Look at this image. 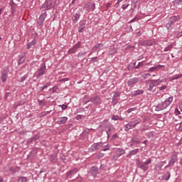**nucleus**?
I'll return each mask as SVG.
<instances>
[{
	"instance_id": "obj_11",
	"label": "nucleus",
	"mask_w": 182,
	"mask_h": 182,
	"mask_svg": "<svg viewBox=\"0 0 182 182\" xmlns=\"http://www.w3.org/2000/svg\"><path fill=\"white\" fill-rule=\"evenodd\" d=\"M89 173L92 177H96L99 174V168L97 166H92L90 168Z\"/></svg>"
},
{
	"instance_id": "obj_6",
	"label": "nucleus",
	"mask_w": 182,
	"mask_h": 182,
	"mask_svg": "<svg viewBox=\"0 0 182 182\" xmlns=\"http://www.w3.org/2000/svg\"><path fill=\"white\" fill-rule=\"evenodd\" d=\"M38 74L36 75V79H39L41 76L46 74V64L43 63L41 65L40 68L37 70Z\"/></svg>"
},
{
	"instance_id": "obj_17",
	"label": "nucleus",
	"mask_w": 182,
	"mask_h": 182,
	"mask_svg": "<svg viewBox=\"0 0 182 182\" xmlns=\"http://www.w3.org/2000/svg\"><path fill=\"white\" fill-rule=\"evenodd\" d=\"M146 83H149V87L147 89L148 92H153L154 93L156 92V89H154V83L153 82H146Z\"/></svg>"
},
{
	"instance_id": "obj_45",
	"label": "nucleus",
	"mask_w": 182,
	"mask_h": 182,
	"mask_svg": "<svg viewBox=\"0 0 182 182\" xmlns=\"http://www.w3.org/2000/svg\"><path fill=\"white\" fill-rule=\"evenodd\" d=\"M56 90H58V86H55V87H52L51 89H50V92H51V93H55V92H56Z\"/></svg>"
},
{
	"instance_id": "obj_51",
	"label": "nucleus",
	"mask_w": 182,
	"mask_h": 182,
	"mask_svg": "<svg viewBox=\"0 0 182 182\" xmlns=\"http://www.w3.org/2000/svg\"><path fill=\"white\" fill-rule=\"evenodd\" d=\"M85 55H86V53H83V52H80L77 55L78 58H82V56H85Z\"/></svg>"
},
{
	"instance_id": "obj_62",
	"label": "nucleus",
	"mask_w": 182,
	"mask_h": 182,
	"mask_svg": "<svg viewBox=\"0 0 182 182\" xmlns=\"http://www.w3.org/2000/svg\"><path fill=\"white\" fill-rule=\"evenodd\" d=\"M176 5H180L181 4L182 0H174Z\"/></svg>"
},
{
	"instance_id": "obj_1",
	"label": "nucleus",
	"mask_w": 182,
	"mask_h": 182,
	"mask_svg": "<svg viewBox=\"0 0 182 182\" xmlns=\"http://www.w3.org/2000/svg\"><path fill=\"white\" fill-rule=\"evenodd\" d=\"M151 158H149L146 160V161L143 162V161H141L140 159L136 160V164L138 168H140L144 172L147 171L149 170V164H151Z\"/></svg>"
},
{
	"instance_id": "obj_12",
	"label": "nucleus",
	"mask_w": 182,
	"mask_h": 182,
	"mask_svg": "<svg viewBox=\"0 0 182 182\" xmlns=\"http://www.w3.org/2000/svg\"><path fill=\"white\" fill-rule=\"evenodd\" d=\"M80 41H78L71 49L68 50V53H76L77 49L80 48Z\"/></svg>"
},
{
	"instance_id": "obj_26",
	"label": "nucleus",
	"mask_w": 182,
	"mask_h": 182,
	"mask_svg": "<svg viewBox=\"0 0 182 182\" xmlns=\"http://www.w3.org/2000/svg\"><path fill=\"white\" fill-rule=\"evenodd\" d=\"M76 173H77V168H74L67 173L66 177H70V176H73L76 174Z\"/></svg>"
},
{
	"instance_id": "obj_48",
	"label": "nucleus",
	"mask_w": 182,
	"mask_h": 182,
	"mask_svg": "<svg viewBox=\"0 0 182 182\" xmlns=\"http://www.w3.org/2000/svg\"><path fill=\"white\" fill-rule=\"evenodd\" d=\"M11 8V14H15V12H16V6H12Z\"/></svg>"
},
{
	"instance_id": "obj_63",
	"label": "nucleus",
	"mask_w": 182,
	"mask_h": 182,
	"mask_svg": "<svg viewBox=\"0 0 182 182\" xmlns=\"http://www.w3.org/2000/svg\"><path fill=\"white\" fill-rule=\"evenodd\" d=\"M69 80V78H63L60 80V82H68Z\"/></svg>"
},
{
	"instance_id": "obj_34",
	"label": "nucleus",
	"mask_w": 182,
	"mask_h": 182,
	"mask_svg": "<svg viewBox=\"0 0 182 182\" xmlns=\"http://www.w3.org/2000/svg\"><path fill=\"white\" fill-rule=\"evenodd\" d=\"M173 49V44H170L167 47H166L164 50V52H169V50H171Z\"/></svg>"
},
{
	"instance_id": "obj_31",
	"label": "nucleus",
	"mask_w": 182,
	"mask_h": 182,
	"mask_svg": "<svg viewBox=\"0 0 182 182\" xmlns=\"http://www.w3.org/2000/svg\"><path fill=\"white\" fill-rule=\"evenodd\" d=\"M39 137H41V134L38 133L36 136L31 138V141H35L39 139Z\"/></svg>"
},
{
	"instance_id": "obj_2",
	"label": "nucleus",
	"mask_w": 182,
	"mask_h": 182,
	"mask_svg": "<svg viewBox=\"0 0 182 182\" xmlns=\"http://www.w3.org/2000/svg\"><path fill=\"white\" fill-rule=\"evenodd\" d=\"M171 102H173V97H169L166 98L164 102H161L157 106H156V112H160L161 110H164V109H167L170 105H171Z\"/></svg>"
},
{
	"instance_id": "obj_16",
	"label": "nucleus",
	"mask_w": 182,
	"mask_h": 182,
	"mask_svg": "<svg viewBox=\"0 0 182 182\" xmlns=\"http://www.w3.org/2000/svg\"><path fill=\"white\" fill-rule=\"evenodd\" d=\"M103 48V43H100L97 45H95L92 49V52L95 53V52H97V50H100L101 49Z\"/></svg>"
},
{
	"instance_id": "obj_59",
	"label": "nucleus",
	"mask_w": 182,
	"mask_h": 182,
	"mask_svg": "<svg viewBox=\"0 0 182 182\" xmlns=\"http://www.w3.org/2000/svg\"><path fill=\"white\" fill-rule=\"evenodd\" d=\"M176 130H180V131L182 130V129H181V127L180 126V124H177L176 125Z\"/></svg>"
},
{
	"instance_id": "obj_56",
	"label": "nucleus",
	"mask_w": 182,
	"mask_h": 182,
	"mask_svg": "<svg viewBox=\"0 0 182 182\" xmlns=\"http://www.w3.org/2000/svg\"><path fill=\"white\" fill-rule=\"evenodd\" d=\"M134 110H136V107H133V108H129L127 112V113H132V112H134Z\"/></svg>"
},
{
	"instance_id": "obj_57",
	"label": "nucleus",
	"mask_w": 182,
	"mask_h": 182,
	"mask_svg": "<svg viewBox=\"0 0 182 182\" xmlns=\"http://www.w3.org/2000/svg\"><path fill=\"white\" fill-rule=\"evenodd\" d=\"M163 166L164 165L161 162H159L158 165V168H159V170H163Z\"/></svg>"
},
{
	"instance_id": "obj_27",
	"label": "nucleus",
	"mask_w": 182,
	"mask_h": 182,
	"mask_svg": "<svg viewBox=\"0 0 182 182\" xmlns=\"http://www.w3.org/2000/svg\"><path fill=\"white\" fill-rule=\"evenodd\" d=\"M143 93H144V90H137L134 91L133 96H139V95H143Z\"/></svg>"
},
{
	"instance_id": "obj_28",
	"label": "nucleus",
	"mask_w": 182,
	"mask_h": 182,
	"mask_svg": "<svg viewBox=\"0 0 182 182\" xmlns=\"http://www.w3.org/2000/svg\"><path fill=\"white\" fill-rule=\"evenodd\" d=\"M36 45V41L33 40L31 42L27 44V49H31L32 46H35Z\"/></svg>"
},
{
	"instance_id": "obj_41",
	"label": "nucleus",
	"mask_w": 182,
	"mask_h": 182,
	"mask_svg": "<svg viewBox=\"0 0 182 182\" xmlns=\"http://www.w3.org/2000/svg\"><path fill=\"white\" fill-rule=\"evenodd\" d=\"M90 132V129H87L83 131V132L82 133L81 136H86L87 134H89Z\"/></svg>"
},
{
	"instance_id": "obj_38",
	"label": "nucleus",
	"mask_w": 182,
	"mask_h": 182,
	"mask_svg": "<svg viewBox=\"0 0 182 182\" xmlns=\"http://www.w3.org/2000/svg\"><path fill=\"white\" fill-rule=\"evenodd\" d=\"M80 28H82V29H85L86 28V21H82L80 23Z\"/></svg>"
},
{
	"instance_id": "obj_52",
	"label": "nucleus",
	"mask_w": 182,
	"mask_h": 182,
	"mask_svg": "<svg viewBox=\"0 0 182 182\" xmlns=\"http://www.w3.org/2000/svg\"><path fill=\"white\" fill-rule=\"evenodd\" d=\"M28 77V76H26V75H24V76H23V77H21V79H20V82H25V80H26V78Z\"/></svg>"
},
{
	"instance_id": "obj_20",
	"label": "nucleus",
	"mask_w": 182,
	"mask_h": 182,
	"mask_svg": "<svg viewBox=\"0 0 182 182\" xmlns=\"http://www.w3.org/2000/svg\"><path fill=\"white\" fill-rule=\"evenodd\" d=\"M170 177H171V173H170V171H166L162 176V180H165L166 181H168V180H170Z\"/></svg>"
},
{
	"instance_id": "obj_9",
	"label": "nucleus",
	"mask_w": 182,
	"mask_h": 182,
	"mask_svg": "<svg viewBox=\"0 0 182 182\" xmlns=\"http://www.w3.org/2000/svg\"><path fill=\"white\" fill-rule=\"evenodd\" d=\"M9 73V68L8 67H5L1 72V80L3 83L6 82V79H8V75Z\"/></svg>"
},
{
	"instance_id": "obj_39",
	"label": "nucleus",
	"mask_w": 182,
	"mask_h": 182,
	"mask_svg": "<svg viewBox=\"0 0 182 182\" xmlns=\"http://www.w3.org/2000/svg\"><path fill=\"white\" fill-rule=\"evenodd\" d=\"M117 103H119V98L112 97V104L114 105V106L115 105H117Z\"/></svg>"
},
{
	"instance_id": "obj_40",
	"label": "nucleus",
	"mask_w": 182,
	"mask_h": 182,
	"mask_svg": "<svg viewBox=\"0 0 182 182\" xmlns=\"http://www.w3.org/2000/svg\"><path fill=\"white\" fill-rule=\"evenodd\" d=\"M135 66V69H140V68H141V66H143V63L139 62L138 63V65H136V63L134 64Z\"/></svg>"
},
{
	"instance_id": "obj_14",
	"label": "nucleus",
	"mask_w": 182,
	"mask_h": 182,
	"mask_svg": "<svg viewBox=\"0 0 182 182\" xmlns=\"http://www.w3.org/2000/svg\"><path fill=\"white\" fill-rule=\"evenodd\" d=\"M47 14L46 12H43L41 14L38 20V25H39V26H41V25H43V22L45 21V18H46Z\"/></svg>"
},
{
	"instance_id": "obj_60",
	"label": "nucleus",
	"mask_w": 182,
	"mask_h": 182,
	"mask_svg": "<svg viewBox=\"0 0 182 182\" xmlns=\"http://www.w3.org/2000/svg\"><path fill=\"white\" fill-rule=\"evenodd\" d=\"M180 77H182V74L178 75L175 77H173V80H176V79H180Z\"/></svg>"
},
{
	"instance_id": "obj_49",
	"label": "nucleus",
	"mask_w": 182,
	"mask_h": 182,
	"mask_svg": "<svg viewBox=\"0 0 182 182\" xmlns=\"http://www.w3.org/2000/svg\"><path fill=\"white\" fill-rule=\"evenodd\" d=\"M113 97H117V98L119 99V97H120V92H114Z\"/></svg>"
},
{
	"instance_id": "obj_4",
	"label": "nucleus",
	"mask_w": 182,
	"mask_h": 182,
	"mask_svg": "<svg viewBox=\"0 0 182 182\" xmlns=\"http://www.w3.org/2000/svg\"><path fill=\"white\" fill-rule=\"evenodd\" d=\"M181 18L180 16H172L169 18L168 22L166 24L167 29L171 30L176 26V22H178Z\"/></svg>"
},
{
	"instance_id": "obj_3",
	"label": "nucleus",
	"mask_w": 182,
	"mask_h": 182,
	"mask_svg": "<svg viewBox=\"0 0 182 182\" xmlns=\"http://www.w3.org/2000/svg\"><path fill=\"white\" fill-rule=\"evenodd\" d=\"M141 122V119L135 117L131 119V121L124 125L125 132H129L131 129H134L136 124H139Z\"/></svg>"
},
{
	"instance_id": "obj_35",
	"label": "nucleus",
	"mask_w": 182,
	"mask_h": 182,
	"mask_svg": "<svg viewBox=\"0 0 182 182\" xmlns=\"http://www.w3.org/2000/svg\"><path fill=\"white\" fill-rule=\"evenodd\" d=\"M38 105H40V106L43 107L46 105V101L44 100H38Z\"/></svg>"
},
{
	"instance_id": "obj_7",
	"label": "nucleus",
	"mask_w": 182,
	"mask_h": 182,
	"mask_svg": "<svg viewBox=\"0 0 182 182\" xmlns=\"http://www.w3.org/2000/svg\"><path fill=\"white\" fill-rule=\"evenodd\" d=\"M178 159L177 156V154L174 153L173 155L171 156V160L168 161V165H166L164 168H168V167H171L177 163Z\"/></svg>"
},
{
	"instance_id": "obj_25",
	"label": "nucleus",
	"mask_w": 182,
	"mask_h": 182,
	"mask_svg": "<svg viewBox=\"0 0 182 182\" xmlns=\"http://www.w3.org/2000/svg\"><path fill=\"white\" fill-rule=\"evenodd\" d=\"M79 18H80V14L75 13L73 15L72 19L73 22H77L79 21Z\"/></svg>"
},
{
	"instance_id": "obj_54",
	"label": "nucleus",
	"mask_w": 182,
	"mask_h": 182,
	"mask_svg": "<svg viewBox=\"0 0 182 182\" xmlns=\"http://www.w3.org/2000/svg\"><path fill=\"white\" fill-rule=\"evenodd\" d=\"M112 120H119V115H113L112 117Z\"/></svg>"
},
{
	"instance_id": "obj_22",
	"label": "nucleus",
	"mask_w": 182,
	"mask_h": 182,
	"mask_svg": "<svg viewBox=\"0 0 182 182\" xmlns=\"http://www.w3.org/2000/svg\"><path fill=\"white\" fill-rule=\"evenodd\" d=\"M146 82H153L154 86H159L160 83H163V80L158 79V80H149Z\"/></svg>"
},
{
	"instance_id": "obj_23",
	"label": "nucleus",
	"mask_w": 182,
	"mask_h": 182,
	"mask_svg": "<svg viewBox=\"0 0 182 182\" xmlns=\"http://www.w3.org/2000/svg\"><path fill=\"white\" fill-rule=\"evenodd\" d=\"M126 154V150L122 149V148H119L117 149V155L118 156V157H120V156H123V154Z\"/></svg>"
},
{
	"instance_id": "obj_15",
	"label": "nucleus",
	"mask_w": 182,
	"mask_h": 182,
	"mask_svg": "<svg viewBox=\"0 0 182 182\" xmlns=\"http://www.w3.org/2000/svg\"><path fill=\"white\" fill-rule=\"evenodd\" d=\"M136 83H139V78H137V77L130 78L127 81L128 86H133V85H136Z\"/></svg>"
},
{
	"instance_id": "obj_36",
	"label": "nucleus",
	"mask_w": 182,
	"mask_h": 182,
	"mask_svg": "<svg viewBox=\"0 0 182 182\" xmlns=\"http://www.w3.org/2000/svg\"><path fill=\"white\" fill-rule=\"evenodd\" d=\"M18 181H20V182H28V178H26L25 176H20L18 178Z\"/></svg>"
},
{
	"instance_id": "obj_64",
	"label": "nucleus",
	"mask_w": 182,
	"mask_h": 182,
	"mask_svg": "<svg viewBox=\"0 0 182 182\" xmlns=\"http://www.w3.org/2000/svg\"><path fill=\"white\" fill-rule=\"evenodd\" d=\"M118 136L117 134H114L112 136V140H114V139H117Z\"/></svg>"
},
{
	"instance_id": "obj_61",
	"label": "nucleus",
	"mask_w": 182,
	"mask_h": 182,
	"mask_svg": "<svg viewBox=\"0 0 182 182\" xmlns=\"http://www.w3.org/2000/svg\"><path fill=\"white\" fill-rule=\"evenodd\" d=\"M129 7V4H123L122 6V9H127V8Z\"/></svg>"
},
{
	"instance_id": "obj_44",
	"label": "nucleus",
	"mask_w": 182,
	"mask_h": 182,
	"mask_svg": "<svg viewBox=\"0 0 182 182\" xmlns=\"http://www.w3.org/2000/svg\"><path fill=\"white\" fill-rule=\"evenodd\" d=\"M151 76V74L150 73H144L142 75L143 79H147V77Z\"/></svg>"
},
{
	"instance_id": "obj_30",
	"label": "nucleus",
	"mask_w": 182,
	"mask_h": 182,
	"mask_svg": "<svg viewBox=\"0 0 182 182\" xmlns=\"http://www.w3.org/2000/svg\"><path fill=\"white\" fill-rule=\"evenodd\" d=\"M25 60H26V57L25 55L20 57L18 65H22V63H25Z\"/></svg>"
},
{
	"instance_id": "obj_33",
	"label": "nucleus",
	"mask_w": 182,
	"mask_h": 182,
	"mask_svg": "<svg viewBox=\"0 0 182 182\" xmlns=\"http://www.w3.org/2000/svg\"><path fill=\"white\" fill-rule=\"evenodd\" d=\"M101 150H102V151H107V150H110V145L107 144V145L102 146Z\"/></svg>"
},
{
	"instance_id": "obj_46",
	"label": "nucleus",
	"mask_w": 182,
	"mask_h": 182,
	"mask_svg": "<svg viewBox=\"0 0 182 182\" xmlns=\"http://www.w3.org/2000/svg\"><path fill=\"white\" fill-rule=\"evenodd\" d=\"M166 89H167V85H166L159 87V91L166 90Z\"/></svg>"
},
{
	"instance_id": "obj_5",
	"label": "nucleus",
	"mask_w": 182,
	"mask_h": 182,
	"mask_svg": "<svg viewBox=\"0 0 182 182\" xmlns=\"http://www.w3.org/2000/svg\"><path fill=\"white\" fill-rule=\"evenodd\" d=\"M90 102H91L94 106H99V105L102 104V99H100L99 95H94L90 97L85 103H89Z\"/></svg>"
},
{
	"instance_id": "obj_50",
	"label": "nucleus",
	"mask_w": 182,
	"mask_h": 182,
	"mask_svg": "<svg viewBox=\"0 0 182 182\" xmlns=\"http://www.w3.org/2000/svg\"><path fill=\"white\" fill-rule=\"evenodd\" d=\"M59 106H60V107L62 108V110H66V109H68V105H67L63 104V105H59Z\"/></svg>"
},
{
	"instance_id": "obj_13",
	"label": "nucleus",
	"mask_w": 182,
	"mask_h": 182,
	"mask_svg": "<svg viewBox=\"0 0 182 182\" xmlns=\"http://www.w3.org/2000/svg\"><path fill=\"white\" fill-rule=\"evenodd\" d=\"M101 147H103V142L95 143L91 146V151H96L99 150V149H100Z\"/></svg>"
},
{
	"instance_id": "obj_47",
	"label": "nucleus",
	"mask_w": 182,
	"mask_h": 182,
	"mask_svg": "<svg viewBox=\"0 0 182 182\" xmlns=\"http://www.w3.org/2000/svg\"><path fill=\"white\" fill-rule=\"evenodd\" d=\"M11 95H12V93H11V92H6V94L4 95L5 100H7L8 97H9V96H11Z\"/></svg>"
},
{
	"instance_id": "obj_18",
	"label": "nucleus",
	"mask_w": 182,
	"mask_h": 182,
	"mask_svg": "<svg viewBox=\"0 0 182 182\" xmlns=\"http://www.w3.org/2000/svg\"><path fill=\"white\" fill-rule=\"evenodd\" d=\"M68 122L67 117H61L58 119L57 124H65Z\"/></svg>"
},
{
	"instance_id": "obj_8",
	"label": "nucleus",
	"mask_w": 182,
	"mask_h": 182,
	"mask_svg": "<svg viewBox=\"0 0 182 182\" xmlns=\"http://www.w3.org/2000/svg\"><path fill=\"white\" fill-rule=\"evenodd\" d=\"M19 170H21V168L18 166H6L4 168V171L6 173H11V174H15V173H18V171H19Z\"/></svg>"
},
{
	"instance_id": "obj_19",
	"label": "nucleus",
	"mask_w": 182,
	"mask_h": 182,
	"mask_svg": "<svg viewBox=\"0 0 182 182\" xmlns=\"http://www.w3.org/2000/svg\"><path fill=\"white\" fill-rule=\"evenodd\" d=\"M87 9H89V11H93L96 8V5L95 4V2H88L86 5Z\"/></svg>"
},
{
	"instance_id": "obj_43",
	"label": "nucleus",
	"mask_w": 182,
	"mask_h": 182,
	"mask_svg": "<svg viewBox=\"0 0 182 182\" xmlns=\"http://www.w3.org/2000/svg\"><path fill=\"white\" fill-rule=\"evenodd\" d=\"M112 128H109L108 130L106 131V133L107 134V139H109V137H110L112 133Z\"/></svg>"
},
{
	"instance_id": "obj_10",
	"label": "nucleus",
	"mask_w": 182,
	"mask_h": 182,
	"mask_svg": "<svg viewBox=\"0 0 182 182\" xmlns=\"http://www.w3.org/2000/svg\"><path fill=\"white\" fill-rule=\"evenodd\" d=\"M51 6H52V1L46 0L45 4L42 5L41 9H43V11H49Z\"/></svg>"
},
{
	"instance_id": "obj_53",
	"label": "nucleus",
	"mask_w": 182,
	"mask_h": 182,
	"mask_svg": "<svg viewBox=\"0 0 182 182\" xmlns=\"http://www.w3.org/2000/svg\"><path fill=\"white\" fill-rule=\"evenodd\" d=\"M90 62L92 63H95V62H97V57L92 58Z\"/></svg>"
},
{
	"instance_id": "obj_24",
	"label": "nucleus",
	"mask_w": 182,
	"mask_h": 182,
	"mask_svg": "<svg viewBox=\"0 0 182 182\" xmlns=\"http://www.w3.org/2000/svg\"><path fill=\"white\" fill-rule=\"evenodd\" d=\"M131 141H132V143H134L135 144H140V136H135L131 139Z\"/></svg>"
},
{
	"instance_id": "obj_21",
	"label": "nucleus",
	"mask_w": 182,
	"mask_h": 182,
	"mask_svg": "<svg viewBox=\"0 0 182 182\" xmlns=\"http://www.w3.org/2000/svg\"><path fill=\"white\" fill-rule=\"evenodd\" d=\"M139 149H133L127 154V157H131L132 156H136V154H137V153H139Z\"/></svg>"
},
{
	"instance_id": "obj_55",
	"label": "nucleus",
	"mask_w": 182,
	"mask_h": 182,
	"mask_svg": "<svg viewBox=\"0 0 182 182\" xmlns=\"http://www.w3.org/2000/svg\"><path fill=\"white\" fill-rule=\"evenodd\" d=\"M155 70H157L156 66L150 68L149 72H154Z\"/></svg>"
},
{
	"instance_id": "obj_37",
	"label": "nucleus",
	"mask_w": 182,
	"mask_h": 182,
	"mask_svg": "<svg viewBox=\"0 0 182 182\" xmlns=\"http://www.w3.org/2000/svg\"><path fill=\"white\" fill-rule=\"evenodd\" d=\"M153 41H144V44L146 45V46H151L153 45Z\"/></svg>"
},
{
	"instance_id": "obj_42",
	"label": "nucleus",
	"mask_w": 182,
	"mask_h": 182,
	"mask_svg": "<svg viewBox=\"0 0 182 182\" xmlns=\"http://www.w3.org/2000/svg\"><path fill=\"white\" fill-rule=\"evenodd\" d=\"M48 87H49V83H47L46 85H45L43 87H40V90L43 92V90H45V89H48Z\"/></svg>"
},
{
	"instance_id": "obj_32",
	"label": "nucleus",
	"mask_w": 182,
	"mask_h": 182,
	"mask_svg": "<svg viewBox=\"0 0 182 182\" xmlns=\"http://www.w3.org/2000/svg\"><path fill=\"white\" fill-rule=\"evenodd\" d=\"M173 36L174 38H181L182 35H181V33L180 31H175L173 32Z\"/></svg>"
},
{
	"instance_id": "obj_58",
	"label": "nucleus",
	"mask_w": 182,
	"mask_h": 182,
	"mask_svg": "<svg viewBox=\"0 0 182 182\" xmlns=\"http://www.w3.org/2000/svg\"><path fill=\"white\" fill-rule=\"evenodd\" d=\"M164 65H158L156 66H155V68H156V70H160V69H161V68H164Z\"/></svg>"
},
{
	"instance_id": "obj_29",
	"label": "nucleus",
	"mask_w": 182,
	"mask_h": 182,
	"mask_svg": "<svg viewBox=\"0 0 182 182\" xmlns=\"http://www.w3.org/2000/svg\"><path fill=\"white\" fill-rule=\"evenodd\" d=\"M50 160L52 163H56L58 161V158L56 157V155L50 154Z\"/></svg>"
}]
</instances>
